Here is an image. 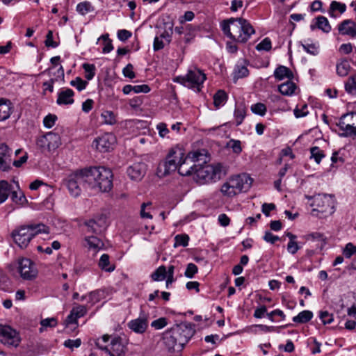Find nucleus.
<instances>
[{"label": "nucleus", "mask_w": 356, "mask_h": 356, "mask_svg": "<svg viewBox=\"0 0 356 356\" xmlns=\"http://www.w3.org/2000/svg\"><path fill=\"white\" fill-rule=\"evenodd\" d=\"M188 160L192 163L195 164L196 162L206 163L207 161V151L205 149H198L194 152H189L187 156Z\"/></svg>", "instance_id": "24"}, {"label": "nucleus", "mask_w": 356, "mask_h": 356, "mask_svg": "<svg viewBox=\"0 0 356 356\" xmlns=\"http://www.w3.org/2000/svg\"><path fill=\"white\" fill-rule=\"evenodd\" d=\"M83 69L85 71V77L90 81L93 79L95 75V66L93 64L83 63Z\"/></svg>", "instance_id": "46"}, {"label": "nucleus", "mask_w": 356, "mask_h": 356, "mask_svg": "<svg viewBox=\"0 0 356 356\" xmlns=\"http://www.w3.org/2000/svg\"><path fill=\"white\" fill-rule=\"evenodd\" d=\"M197 165H198L192 163L188 160V157L184 156L177 170L181 175L188 176L196 173Z\"/></svg>", "instance_id": "20"}, {"label": "nucleus", "mask_w": 356, "mask_h": 356, "mask_svg": "<svg viewBox=\"0 0 356 356\" xmlns=\"http://www.w3.org/2000/svg\"><path fill=\"white\" fill-rule=\"evenodd\" d=\"M13 112L12 104L10 100L3 98L0 99V122L5 121Z\"/></svg>", "instance_id": "23"}, {"label": "nucleus", "mask_w": 356, "mask_h": 356, "mask_svg": "<svg viewBox=\"0 0 356 356\" xmlns=\"http://www.w3.org/2000/svg\"><path fill=\"white\" fill-rule=\"evenodd\" d=\"M356 120V113H346L341 116L340 118L339 122H341V124H350L354 125V122Z\"/></svg>", "instance_id": "50"}, {"label": "nucleus", "mask_w": 356, "mask_h": 356, "mask_svg": "<svg viewBox=\"0 0 356 356\" xmlns=\"http://www.w3.org/2000/svg\"><path fill=\"white\" fill-rule=\"evenodd\" d=\"M197 271H198L197 266L193 263H190L186 266V269L184 272V275L187 278L191 279L197 273Z\"/></svg>", "instance_id": "54"}, {"label": "nucleus", "mask_w": 356, "mask_h": 356, "mask_svg": "<svg viewBox=\"0 0 356 356\" xmlns=\"http://www.w3.org/2000/svg\"><path fill=\"white\" fill-rule=\"evenodd\" d=\"M98 266L102 270L109 273L113 272L115 268V265L111 264L110 257L107 254H103L101 256Z\"/></svg>", "instance_id": "26"}, {"label": "nucleus", "mask_w": 356, "mask_h": 356, "mask_svg": "<svg viewBox=\"0 0 356 356\" xmlns=\"http://www.w3.org/2000/svg\"><path fill=\"white\" fill-rule=\"evenodd\" d=\"M56 120V115L49 114L43 120L44 126L48 129H50L55 124Z\"/></svg>", "instance_id": "61"}, {"label": "nucleus", "mask_w": 356, "mask_h": 356, "mask_svg": "<svg viewBox=\"0 0 356 356\" xmlns=\"http://www.w3.org/2000/svg\"><path fill=\"white\" fill-rule=\"evenodd\" d=\"M12 151L4 143L0 144V169L8 171L10 168Z\"/></svg>", "instance_id": "17"}, {"label": "nucleus", "mask_w": 356, "mask_h": 356, "mask_svg": "<svg viewBox=\"0 0 356 356\" xmlns=\"http://www.w3.org/2000/svg\"><path fill=\"white\" fill-rule=\"evenodd\" d=\"M338 30L341 35L356 37V23L351 19L343 20L339 24Z\"/></svg>", "instance_id": "19"}, {"label": "nucleus", "mask_w": 356, "mask_h": 356, "mask_svg": "<svg viewBox=\"0 0 356 356\" xmlns=\"http://www.w3.org/2000/svg\"><path fill=\"white\" fill-rule=\"evenodd\" d=\"M207 171L209 170L212 172L213 181L220 179L222 175V166L220 164L208 165Z\"/></svg>", "instance_id": "40"}, {"label": "nucleus", "mask_w": 356, "mask_h": 356, "mask_svg": "<svg viewBox=\"0 0 356 356\" xmlns=\"http://www.w3.org/2000/svg\"><path fill=\"white\" fill-rule=\"evenodd\" d=\"M84 245L90 251H93L95 253L102 250L104 247L103 241L95 236H86L84 238Z\"/></svg>", "instance_id": "21"}, {"label": "nucleus", "mask_w": 356, "mask_h": 356, "mask_svg": "<svg viewBox=\"0 0 356 356\" xmlns=\"http://www.w3.org/2000/svg\"><path fill=\"white\" fill-rule=\"evenodd\" d=\"M227 99V95L223 90H218L213 96V103L216 107L222 106Z\"/></svg>", "instance_id": "44"}, {"label": "nucleus", "mask_w": 356, "mask_h": 356, "mask_svg": "<svg viewBox=\"0 0 356 356\" xmlns=\"http://www.w3.org/2000/svg\"><path fill=\"white\" fill-rule=\"evenodd\" d=\"M102 292L99 291H95L88 294V302L91 303V305H94L100 301L102 298Z\"/></svg>", "instance_id": "56"}, {"label": "nucleus", "mask_w": 356, "mask_h": 356, "mask_svg": "<svg viewBox=\"0 0 356 356\" xmlns=\"http://www.w3.org/2000/svg\"><path fill=\"white\" fill-rule=\"evenodd\" d=\"M221 26L227 37L241 43L246 42L255 32L250 23L243 18H230L223 21Z\"/></svg>", "instance_id": "2"}, {"label": "nucleus", "mask_w": 356, "mask_h": 356, "mask_svg": "<svg viewBox=\"0 0 356 356\" xmlns=\"http://www.w3.org/2000/svg\"><path fill=\"white\" fill-rule=\"evenodd\" d=\"M86 308L83 305H78L72 309V314L75 315L78 318L83 316L86 313Z\"/></svg>", "instance_id": "64"}, {"label": "nucleus", "mask_w": 356, "mask_h": 356, "mask_svg": "<svg viewBox=\"0 0 356 356\" xmlns=\"http://www.w3.org/2000/svg\"><path fill=\"white\" fill-rule=\"evenodd\" d=\"M312 206L315 208L312 212L317 211L322 214L321 217H325L334 212V202L332 196L318 194L312 197Z\"/></svg>", "instance_id": "6"}, {"label": "nucleus", "mask_w": 356, "mask_h": 356, "mask_svg": "<svg viewBox=\"0 0 356 356\" xmlns=\"http://www.w3.org/2000/svg\"><path fill=\"white\" fill-rule=\"evenodd\" d=\"M10 190L11 186L7 181H0V204L8 199Z\"/></svg>", "instance_id": "30"}, {"label": "nucleus", "mask_w": 356, "mask_h": 356, "mask_svg": "<svg viewBox=\"0 0 356 356\" xmlns=\"http://www.w3.org/2000/svg\"><path fill=\"white\" fill-rule=\"evenodd\" d=\"M102 40L104 41V47L102 51L104 54H108L113 49L111 40L108 38V34H104L99 38V40Z\"/></svg>", "instance_id": "47"}, {"label": "nucleus", "mask_w": 356, "mask_h": 356, "mask_svg": "<svg viewBox=\"0 0 356 356\" xmlns=\"http://www.w3.org/2000/svg\"><path fill=\"white\" fill-rule=\"evenodd\" d=\"M18 271L22 279L32 280L37 277L38 270L35 264L28 258H19L17 260Z\"/></svg>", "instance_id": "10"}, {"label": "nucleus", "mask_w": 356, "mask_h": 356, "mask_svg": "<svg viewBox=\"0 0 356 356\" xmlns=\"http://www.w3.org/2000/svg\"><path fill=\"white\" fill-rule=\"evenodd\" d=\"M70 194L76 197L80 195L82 187L86 184V173L84 170L70 174L64 181Z\"/></svg>", "instance_id": "7"}, {"label": "nucleus", "mask_w": 356, "mask_h": 356, "mask_svg": "<svg viewBox=\"0 0 356 356\" xmlns=\"http://www.w3.org/2000/svg\"><path fill=\"white\" fill-rule=\"evenodd\" d=\"M168 325V318L161 317L158 319L153 321L151 323V326L155 330H161Z\"/></svg>", "instance_id": "53"}, {"label": "nucleus", "mask_w": 356, "mask_h": 356, "mask_svg": "<svg viewBox=\"0 0 356 356\" xmlns=\"http://www.w3.org/2000/svg\"><path fill=\"white\" fill-rule=\"evenodd\" d=\"M180 330L181 333L178 335V338L179 339H186V343L190 339L192 336V330L189 329L187 326H177Z\"/></svg>", "instance_id": "55"}, {"label": "nucleus", "mask_w": 356, "mask_h": 356, "mask_svg": "<svg viewBox=\"0 0 356 356\" xmlns=\"http://www.w3.org/2000/svg\"><path fill=\"white\" fill-rule=\"evenodd\" d=\"M175 247H177L178 245L186 247L188 244L189 237L187 234H178L175 236Z\"/></svg>", "instance_id": "51"}, {"label": "nucleus", "mask_w": 356, "mask_h": 356, "mask_svg": "<svg viewBox=\"0 0 356 356\" xmlns=\"http://www.w3.org/2000/svg\"><path fill=\"white\" fill-rule=\"evenodd\" d=\"M147 171V165L142 161L134 163L128 167L127 173L129 177L134 181H140L145 176Z\"/></svg>", "instance_id": "16"}, {"label": "nucleus", "mask_w": 356, "mask_h": 356, "mask_svg": "<svg viewBox=\"0 0 356 356\" xmlns=\"http://www.w3.org/2000/svg\"><path fill=\"white\" fill-rule=\"evenodd\" d=\"M49 228L43 224L21 226L15 229L12 236L15 243L21 248H26L31 239L39 233H48Z\"/></svg>", "instance_id": "3"}, {"label": "nucleus", "mask_w": 356, "mask_h": 356, "mask_svg": "<svg viewBox=\"0 0 356 356\" xmlns=\"http://www.w3.org/2000/svg\"><path fill=\"white\" fill-rule=\"evenodd\" d=\"M346 6L345 3L338 2L336 1H333L330 3L329 13L331 16H333L332 13L338 11L341 14H342L346 11Z\"/></svg>", "instance_id": "42"}, {"label": "nucleus", "mask_w": 356, "mask_h": 356, "mask_svg": "<svg viewBox=\"0 0 356 356\" xmlns=\"http://www.w3.org/2000/svg\"><path fill=\"white\" fill-rule=\"evenodd\" d=\"M337 126L339 127V129L343 131L342 135L344 136H355V131L354 125L350 124H342L341 122L337 123Z\"/></svg>", "instance_id": "38"}, {"label": "nucleus", "mask_w": 356, "mask_h": 356, "mask_svg": "<svg viewBox=\"0 0 356 356\" xmlns=\"http://www.w3.org/2000/svg\"><path fill=\"white\" fill-rule=\"evenodd\" d=\"M229 180L238 193L248 191L252 183V179L246 174L234 176Z\"/></svg>", "instance_id": "14"}, {"label": "nucleus", "mask_w": 356, "mask_h": 356, "mask_svg": "<svg viewBox=\"0 0 356 356\" xmlns=\"http://www.w3.org/2000/svg\"><path fill=\"white\" fill-rule=\"evenodd\" d=\"M343 254L346 258H350L356 254V246L351 243H348L343 249Z\"/></svg>", "instance_id": "60"}, {"label": "nucleus", "mask_w": 356, "mask_h": 356, "mask_svg": "<svg viewBox=\"0 0 356 356\" xmlns=\"http://www.w3.org/2000/svg\"><path fill=\"white\" fill-rule=\"evenodd\" d=\"M45 45L47 47L56 48L58 44L53 40V31L49 30L46 35V40L44 41Z\"/></svg>", "instance_id": "62"}, {"label": "nucleus", "mask_w": 356, "mask_h": 356, "mask_svg": "<svg viewBox=\"0 0 356 356\" xmlns=\"http://www.w3.org/2000/svg\"><path fill=\"white\" fill-rule=\"evenodd\" d=\"M249 74V70L247 67L242 64H237L234 70L233 77L236 82V80L248 76Z\"/></svg>", "instance_id": "28"}, {"label": "nucleus", "mask_w": 356, "mask_h": 356, "mask_svg": "<svg viewBox=\"0 0 356 356\" xmlns=\"http://www.w3.org/2000/svg\"><path fill=\"white\" fill-rule=\"evenodd\" d=\"M271 47L270 40L268 38H266L257 45L256 49L258 51H269Z\"/></svg>", "instance_id": "58"}, {"label": "nucleus", "mask_w": 356, "mask_h": 356, "mask_svg": "<svg viewBox=\"0 0 356 356\" xmlns=\"http://www.w3.org/2000/svg\"><path fill=\"white\" fill-rule=\"evenodd\" d=\"M173 33V24L170 23L167 25L165 29L160 33L159 36L162 40H165L166 42H170L172 35Z\"/></svg>", "instance_id": "48"}, {"label": "nucleus", "mask_w": 356, "mask_h": 356, "mask_svg": "<svg viewBox=\"0 0 356 356\" xmlns=\"http://www.w3.org/2000/svg\"><path fill=\"white\" fill-rule=\"evenodd\" d=\"M278 89L283 95L291 96L294 94L296 85L289 79L286 82L280 85Z\"/></svg>", "instance_id": "27"}, {"label": "nucleus", "mask_w": 356, "mask_h": 356, "mask_svg": "<svg viewBox=\"0 0 356 356\" xmlns=\"http://www.w3.org/2000/svg\"><path fill=\"white\" fill-rule=\"evenodd\" d=\"M316 26L325 33H329L331 31V26L327 19L324 16H319L316 18Z\"/></svg>", "instance_id": "37"}, {"label": "nucleus", "mask_w": 356, "mask_h": 356, "mask_svg": "<svg viewBox=\"0 0 356 356\" xmlns=\"http://www.w3.org/2000/svg\"><path fill=\"white\" fill-rule=\"evenodd\" d=\"M149 325V314L141 312L138 318L131 320L127 323V327L136 334H143L146 332Z\"/></svg>", "instance_id": "12"}, {"label": "nucleus", "mask_w": 356, "mask_h": 356, "mask_svg": "<svg viewBox=\"0 0 356 356\" xmlns=\"http://www.w3.org/2000/svg\"><path fill=\"white\" fill-rule=\"evenodd\" d=\"M221 193L226 196L232 197L238 194V192L235 191L234 187L231 184L229 180L226 181L221 187L220 189Z\"/></svg>", "instance_id": "41"}, {"label": "nucleus", "mask_w": 356, "mask_h": 356, "mask_svg": "<svg viewBox=\"0 0 356 356\" xmlns=\"http://www.w3.org/2000/svg\"><path fill=\"white\" fill-rule=\"evenodd\" d=\"M318 317L323 325L331 324L334 321V315L327 311H319Z\"/></svg>", "instance_id": "45"}, {"label": "nucleus", "mask_w": 356, "mask_h": 356, "mask_svg": "<svg viewBox=\"0 0 356 356\" xmlns=\"http://www.w3.org/2000/svg\"><path fill=\"white\" fill-rule=\"evenodd\" d=\"M116 143L115 136L112 134H104L96 138L93 145L101 152H107L113 149Z\"/></svg>", "instance_id": "13"}, {"label": "nucleus", "mask_w": 356, "mask_h": 356, "mask_svg": "<svg viewBox=\"0 0 356 356\" xmlns=\"http://www.w3.org/2000/svg\"><path fill=\"white\" fill-rule=\"evenodd\" d=\"M21 341L19 333L9 325L0 324V342L7 346L17 347Z\"/></svg>", "instance_id": "9"}, {"label": "nucleus", "mask_w": 356, "mask_h": 356, "mask_svg": "<svg viewBox=\"0 0 356 356\" xmlns=\"http://www.w3.org/2000/svg\"><path fill=\"white\" fill-rule=\"evenodd\" d=\"M88 84V81L83 80L80 77H76L70 81V85L76 88L79 91L84 90Z\"/></svg>", "instance_id": "49"}, {"label": "nucleus", "mask_w": 356, "mask_h": 356, "mask_svg": "<svg viewBox=\"0 0 356 356\" xmlns=\"http://www.w3.org/2000/svg\"><path fill=\"white\" fill-rule=\"evenodd\" d=\"M245 115H246V111L243 106H236L235 108L234 117L235 124L236 126L240 125L243 122V121L245 117Z\"/></svg>", "instance_id": "36"}, {"label": "nucleus", "mask_w": 356, "mask_h": 356, "mask_svg": "<svg viewBox=\"0 0 356 356\" xmlns=\"http://www.w3.org/2000/svg\"><path fill=\"white\" fill-rule=\"evenodd\" d=\"M109 356H124L126 353V346L119 337H114L110 343V348L106 352Z\"/></svg>", "instance_id": "18"}, {"label": "nucleus", "mask_w": 356, "mask_h": 356, "mask_svg": "<svg viewBox=\"0 0 356 356\" xmlns=\"http://www.w3.org/2000/svg\"><path fill=\"white\" fill-rule=\"evenodd\" d=\"M184 156V152L182 149L175 147L170 149L165 161L159 163L156 170L157 176L164 177L175 171L179 168Z\"/></svg>", "instance_id": "4"}, {"label": "nucleus", "mask_w": 356, "mask_h": 356, "mask_svg": "<svg viewBox=\"0 0 356 356\" xmlns=\"http://www.w3.org/2000/svg\"><path fill=\"white\" fill-rule=\"evenodd\" d=\"M86 184L96 192H108L113 187V173L104 166L84 169Z\"/></svg>", "instance_id": "1"}, {"label": "nucleus", "mask_w": 356, "mask_h": 356, "mask_svg": "<svg viewBox=\"0 0 356 356\" xmlns=\"http://www.w3.org/2000/svg\"><path fill=\"white\" fill-rule=\"evenodd\" d=\"M227 147L231 148L236 154H239L242 151L241 141L238 140L232 139L227 143Z\"/></svg>", "instance_id": "57"}, {"label": "nucleus", "mask_w": 356, "mask_h": 356, "mask_svg": "<svg viewBox=\"0 0 356 356\" xmlns=\"http://www.w3.org/2000/svg\"><path fill=\"white\" fill-rule=\"evenodd\" d=\"M251 111L257 115L263 116L266 112V106L262 103H257L251 106Z\"/></svg>", "instance_id": "52"}, {"label": "nucleus", "mask_w": 356, "mask_h": 356, "mask_svg": "<svg viewBox=\"0 0 356 356\" xmlns=\"http://www.w3.org/2000/svg\"><path fill=\"white\" fill-rule=\"evenodd\" d=\"M101 117L102 122L106 124L113 125L117 122L115 115L111 111H104L101 114Z\"/></svg>", "instance_id": "35"}, {"label": "nucleus", "mask_w": 356, "mask_h": 356, "mask_svg": "<svg viewBox=\"0 0 356 356\" xmlns=\"http://www.w3.org/2000/svg\"><path fill=\"white\" fill-rule=\"evenodd\" d=\"M74 91L70 88H65L58 94L56 103L58 105H71L74 103Z\"/></svg>", "instance_id": "22"}, {"label": "nucleus", "mask_w": 356, "mask_h": 356, "mask_svg": "<svg viewBox=\"0 0 356 356\" xmlns=\"http://www.w3.org/2000/svg\"><path fill=\"white\" fill-rule=\"evenodd\" d=\"M313 313L309 310L300 312L297 316L293 317V321L297 323H306L313 318Z\"/></svg>", "instance_id": "29"}, {"label": "nucleus", "mask_w": 356, "mask_h": 356, "mask_svg": "<svg viewBox=\"0 0 356 356\" xmlns=\"http://www.w3.org/2000/svg\"><path fill=\"white\" fill-rule=\"evenodd\" d=\"M294 115L297 118L306 116L308 113V106L307 104H302L300 108L297 106L293 111Z\"/></svg>", "instance_id": "59"}, {"label": "nucleus", "mask_w": 356, "mask_h": 356, "mask_svg": "<svg viewBox=\"0 0 356 356\" xmlns=\"http://www.w3.org/2000/svg\"><path fill=\"white\" fill-rule=\"evenodd\" d=\"M206 80V74L199 69L189 70L184 76H179L174 79V81L184 85L195 91L200 92L204 81Z\"/></svg>", "instance_id": "5"}, {"label": "nucleus", "mask_w": 356, "mask_h": 356, "mask_svg": "<svg viewBox=\"0 0 356 356\" xmlns=\"http://www.w3.org/2000/svg\"><path fill=\"white\" fill-rule=\"evenodd\" d=\"M274 76L280 81L283 80L285 78L292 79L293 77V74L290 69L283 65L279 66L275 69Z\"/></svg>", "instance_id": "25"}, {"label": "nucleus", "mask_w": 356, "mask_h": 356, "mask_svg": "<svg viewBox=\"0 0 356 356\" xmlns=\"http://www.w3.org/2000/svg\"><path fill=\"white\" fill-rule=\"evenodd\" d=\"M345 90L348 94L356 96V74L348 77L345 83Z\"/></svg>", "instance_id": "34"}, {"label": "nucleus", "mask_w": 356, "mask_h": 356, "mask_svg": "<svg viewBox=\"0 0 356 356\" xmlns=\"http://www.w3.org/2000/svg\"><path fill=\"white\" fill-rule=\"evenodd\" d=\"M61 144L60 137L58 134L48 132L37 139V145L42 151L51 152L57 149Z\"/></svg>", "instance_id": "8"}, {"label": "nucleus", "mask_w": 356, "mask_h": 356, "mask_svg": "<svg viewBox=\"0 0 356 356\" xmlns=\"http://www.w3.org/2000/svg\"><path fill=\"white\" fill-rule=\"evenodd\" d=\"M303 49L307 53L316 56L318 54V47L315 44H302Z\"/></svg>", "instance_id": "63"}, {"label": "nucleus", "mask_w": 356, "mask_h": 356, "mask_svg": "<svg viewBox=\"0 0 356 356\" xmlns=\"http://www.w3.org/2000/svg\"><path fill=\"white\" fill-rule=\"evenodd\" d=\"M166 268L164 266H159L151 275L154 281L163 280L166 277Z\"/></svg>", "instance_id": "43"}, {"label": "nucleus", "mask_w": 356, "mask_h": 356, "mask_svg": "<svg viewBox=\"0 0 356 356\" xmlns=\"http://www.w3.org/2000/svg\"><path fill=\"white\" fill-rule=\"evenodd\" d=\"M87 232L95 234H101L106 227V218L104 216H98L85 222Z\"/></svg>", "instance_id": "15"}, {"label": "nucleus", "mask_w": 356, "mask_h": 356, "mask_svg": "<svg viewBox=\"0 0 356 356\" xmlns=\"http://www.w3.org/2000/svg\"><path fill=\"white\" fill-rule=\"evenodd\" d=\"M337 73L340 76H346L348 75L350 65L347 60H341L337 64Z\"/></svg>", "instance_id": "31"}, {"label": "nucleus", "mask_w": 356, "mask_h": 356, "mask_svg": "<svg viewBox=\"0 0 356 356\" xmlns=\"http://www.w3.org/2000/svg\"><path fill=\"white\" fill-rule=\"evenodd\" d=\"M310 159H314L316 163H320L322 159L325 157V154L323 150H321L318 147L315 146L312 147L310 149Z\"/></svg>", "instance_id": "39"}, {"label": "nucleus", "mask_w": 356, "mask_h": 356, "mask_svg": "<svg viewBox=\"0 0 356 356\" xmlns=\"http://www.w3.org/2000/svg\"><path fill=\"white\" fill-rule=\"evenodd\" d=\"M207 165L200 166V164H198L196 174L197 177L202 178L205 181H213V172L207 171Z\"/></svg>", "instance_id": "33"}, {"label": "nucleus", "mask_w": 356, "mask_h": 356, "mask_svg": "<svg viewBox=\"0 0 356 356\" xmlns=\"http://www.w3.org/2000/svg\"><path fill=\"white\" fill-rule=\"evenodd\" d=\"M76 10L81 15H85L94 11V7L90 2L85 1L78 3Z\"/></svg>", "instance_id": "32"}, {"label": "nucleus", "mask_w": 356, "mask_h": 356, "mask_svg": "<svg viewBox=\"0 0 356 356\" xmlns=\"http://www.w3.org/2000/svg\"><path fill=\"white\" fill-rule=\"evenodd\" d=\"M181 332L180 329L175 327L165 333L163 341L170 350H175L176 348H181L186 343V339L178 338V335Z\"/></svg>", "instance_id": "11"}]
</instances>
